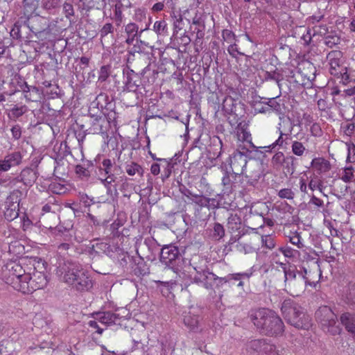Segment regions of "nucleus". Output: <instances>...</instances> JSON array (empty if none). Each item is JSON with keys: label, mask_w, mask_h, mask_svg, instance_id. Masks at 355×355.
Listing matches in <instances>:
<instances>
[{"label": "nucleus", "mask_w": 355, "mask_h": 355, "mask_svg": "<svg viewBox=\"0 0 355 355\" xmlns=\"http://www.w3.org/2000/svg\"><path fill=\"white\" fill-rule=\"evenodd\" d=\"M277 195L280 198L287 200H293L295 197L294 191L290 188L280 189Z\"/></svg>", "instance_id": "44"}, {"label": "nucleus", "mask_w": 355, "mask_h": 355, "mask_svg": "<svg viewBox=\"0 0 355 355\" xmlns=\"http://www.w3.org/2000/svg\"><path fill=\"white\" fill-rule=\"evenodd\" d=\"M183 322L190 331L197 332L200 329V310L191 306L182 312Z\"/></svg>", "instance_id": "12"}, {"label": "nucleus", "mask_w": 355, "mask_h": 355, "mask_svg": "<svg viewBox=\"0 0 355 355\" xmlns=\"http://www.w3.org/2000/svg\"><path fill=\"white\" fill-rule=\"evenodd\" d=\"M166 26L167 25H166V23L165 21H164V20L163 21H157L154 24L153 28H154V31L157 34L164 35L166 33V29H167Z\"/></svg>", "instance_id": "46"}, {"label": "nucleus", "mask_w": 355, "mask_h": 355, "mask_svg": "<svg viewBox=\"0 0 355 355\" xmlns=\"http://www.w3.org/2000/svg\"><path fill=\"white\" fill-rule=\"evenodd\" d=\"M343 297L347 304L355 305V283L348 286Z\"/></svg>", "instance_id": "31"}, {"label": "nucleus", "mask_w": 355, "mask_h": 355, "mask_svg": "<svg viewBox=\"0 0 355 355\" xmlns=\"http://www.w3.org/2000/svg\"><path fill=\"white\" fill-rule=\"evenodd\" d=\"M266 103L267 106L270 108L269 109L270 113L274 112L279 115L283 114L282 106L279 102L276 101V98H269L268 101Z\"/></svg>", "instance_id": "33"}, {"label": "nucleus", "mask_w": 355, "mask_h": 355, "mask_svg": "<svg viewBox=\"0 0 355 355\" xmlns=\"http://www.w3.org/2000/svg\"><path fill=\"white\" fill-rule=\"evenodd\" d=\"M20 28L21 25L19 22H17L14 24L13 27L12 28L10 31V35L14 39H19L21 37V33H20Z\"/></svg>", "instance_id": "60"}, {"label": "nucleus", "mask_w": 355, "mask_h": 355, "mask_svg": "<svg viewBox=\"0 0 355 355\" xmlns=\"http://www.w3.org/2000/svg\"><path fill=\"white\" fill-rule=\"evenodd\" d=\"M8 250L10 252L20 254L24 250V246L19 241H15L9 245Z\"/></svg>", "instance_id": "56"}, {"label": "nucleus", "mask_w": 355, "mask_h": 355, "mask_svg": "<svg viewBox=\"0 0 355 355\" xmlns=\"http://www.w3.org/2000/svg\"><path fill=\"white\" fill-rule=\"evenodd\" d=\"M117 26H120L123 21V14L121 10V5L116 4L114 8V17Z\"/></svg>", "instance_id": "47"}, {"label": "nucleus", "mask_w": 355, "mask_h": 355, "mask_svg": "<svg viewBox=\"0 0 355 355\" xmlns=\"http://www.w3.org/2000/svg\"><path fill=\"white\" fill-rule=\"evenodd\" d=\"M285 170L286 173L293 175L297 166V158L293 155H287L284 158V163L282 165Z\"/></svg>", "instance_id": "26"}, {"label": "nucleus", "mask_w": 355, "mask_h": 355, "mask_svg": "<svg viewBox=\"0 0 355 355\" xmlns=\"http://www.w3.org/2000/svg\"><path fill=\"white\" fill-rule=\"evenodd\" d=\"M225 235V230L223 226L220 223H216L214 225L213 236L216 239L223 238Z\"/></svg>", "instance_id": "51"}, {"label": "nucleus", "mask_w": 355, "mask_h": 355, "mask_svg": "<svg viewBox=\"0 0 355 355\" xmlns=\"http://www.w3.org/2000/svg\"><path fill=\"white\" fill-rule=\"evenodd\" d=\"M159 260L162 263L180 277V272L184 270L186 260L181 255L177 246L171 244L163 246L161 249Z\"/></svg>", "instance_id": "5"}, {"label": "nucleus", "mask_w": 355, "mask_h": 355, "mask_svg": "<svg viewBox=\"0 0 355 355\" xmlns=\"http://www.w3.org/2000/svg\"><path fill=\"white\" fill-rule=\"evenodd\" d=\"M248 153H250L248 149L240 147L230 157V166L235 177L237 175L241 177L243 175L248 163Z\"/></svg>", "instance_id": "10"}, {"label": "nucleus", "mask_w": 355, "mask_h": 355, "mask_svg": "<svg viewBox=\"0 0 355 355\" xmlns=\"http://www.w3.org/2000/svg\"><path fill=\"white\" fill-rule=\"evenodd\" d=\"M82 266L76 262L63 260L59 262L56 274L62 282L70 285L71 282H74L77 273L79 272Z\"/></svg>", "instance_id": "9"}, {"label": "nucleus", "mask_w": 355, "mask_h": 355, "mask_svg": "<svg viewBox=\"0 0 355 355\" xmlns=\"http://www.w3.org/2000/svg\"><path fill=\"white\" fill-rule=\"evenodd\" d=\"M315 318L322 329L331 334L338 335L341 332L342 329L338 324L337 316L329 306L320 307L315 312Z\"/></svg>", "instance_id": "7"}, {"label": "nucleus", "mask_w": 355, "mask_h": 355, "mask_svg": "<svg viewBox=\"0 0 355 355\" xmlns=\"http://www.w3.org/2000/svg\"><path fill=\"white\" fill-rule=\"evenodd\" d=\"M24 9L28 12H33L38 6V0H24L23 1Z\"/></svg>", "instance_id": "50"}, {"label": "nucleus", "mask_w": 355, "mask_h": 355, "mask_svg": "<svg viewBox=\"0 0 355 355\" xmlns=\"http://www.w3.org/2000/svg\"><path fill=\"white\" fill-rule=\"evenodd\" d=\"M98 180L103 184V185L107 189L108 191H111L110 185L112 183L114 182L116 180V175H112V177L105 176V177H100L98 178Z\"/></svg>", "instance_id": "53"}, {"label": "nucleus", "mask_w": 355, "mask_h": 355, "mask_svg": "<svg viewBox=\"0 0 355 355\" xmlns=\"http://www.w3.org/2000/svg\"><path fill=\"white\" fill-rule=\"evenodd\" d=\"M222 185L223 186V192L229 193L233 187H236L235 183L230 178V173L227 171H225L222 178Z\"/></svg>", "instance_id": "30"}, {"label": "nucleus", "mask_w": 355, "mask_h": 355, "mask_svg": "<svg viewBox=\"0 0 355 355\" xmlns=\"http://www.w3.org/2000/svg\"><path fill=\"white\" fill-rule=\"evenodd\" d=\"M290 73L291 74L288 76L291 78V80H290L291 82H293L300 85H304V83L301 82L299 79V78L301 76V73L299 71H291Z\"/></svg>", "instance_id": "61"}, {"label": "nucleus", "mask_w": 355, "mask_h": 355, "mask_svg": "<svg viewBox=\"0 0 355 355\" xmlns=\"http://www.w3.org/2000/svg\"><path fill=\"white\" fill-rule=\"evenodd\" d=\"M58 6L57 0H44L43 8L47 10H51Z\"/></svg>", "instance_id": "64"}, {"label": "nucleus", "mask_w": 355, "mask_h": 355, "mask_svg": "<svg viewBox=\"0 0 355 355\" xmlns=\"http://www.w3.org/2000/svg\"><path fill=\"white\" fill-rule=\"evenodd\" d=\"M343 53L340 51H331L327 54V60L329 65V72L334 76L343 74L346 67L342 65Z\"/></svg>", "instance_id": "13"}, {"label": "nucleus", "mask_w": 355, "mask_h": 355, "mask_svg": "<svg viewBox=\"0 0 355 355\" xmlns=\"http://www.w3.org/2000/svg\"><path fill=\"white\" fill-rule=\"evenodd\" d=\"M279 250L288 258H293L295 256L297 251L289 246L281 247Z\"/></svg>", "instance_id": "57"}, {"label": "nucleus", "mask_w": 355, "mask_h": 355, "mask_svg": "<svg viewBox=\"0 0 355 355\" xmlns=\"http://www.w3.org/2000/svg\"><path fill=\"white\" fill-rule=\"evenodd\" d=\"M340 43V38L336 35H328L324 37V44L332 48Z\"/></svg>", "instance_id": "54"}, {"label": "nucleus", "mask_w": 355, "mask_h": 355, "mask_svg": "<svg viewBox=\"0 0 355 355\" xmlns=\"http://www.w3.org/2000/svg\"><path fill=\"white\" fill-rule=\"evenodd\" d=\"M285 155L282 152H277L276 153L273 157H272L271 162L273 164V166H282L284 163Z\"/></svg>", "instance_id": "48"}, {"label": "nucleus", "mask_w": 355, "mask_h": 355, "mask_svg": "<svg viewBox=\"0 0 355 355\" xmlns=\"http://www.w3.org/2000/svg\"><path fill=\"white\" fill-rule=\"evenodd\" d=\"M125 171L126 173L131 176L136 173H138L140 176H142L144 174L142 167L135 162H131L130 164H127L125 166Z\"/></svg>", "instance_id": "34"}, {"label": "nucleus", "mask_w": 355, "mask_h": 355, "mask_svg": "<svg viewBox=\"0 0 355 355\" xmlns=\"http://www.w3.org/2000/svg\"><path fill=\"white\" fill-rule=\"evenodd\" d=\"M191 269L196 272L193 277H191V274L189 275L191 283L202 285L207 290L213 289L212 284L207 282L208 276L211 272L208 269L206 261L202 258L197 255L193 257L188 266L184 265V270H182L180 275H183L184 277L186 272L191 273Z\"/></svg>", "instance_id": "4"}, {"label": "nucleus", "mask_w": 355, "mask_h": 355, "mask_svg": "<svg viewBox=\"0 0 355 355\" xmlns=\"http://www.w3.org/2000/svg\"><path fill=\"white\" fill-rule=\"evenodd\" d=\"M292 153L299 157L304 155L306 151V148L302 142L298 141H294L291 146Z\"/></svg>", "instance_id": "39"}, {"label": "nucleus", "mask_w": 355, "mask_h": 355, "mask_svg": "<svg viewBox=\"0 0 355 355\" xmlns=\"http://www.w3.org/2000/svg\"><path fill=\"white\" fill-rule=\"evenodd\" d=\"M114 32V26L111 23H106L104 24V26L102 27V28L99 31V35L101 41L104 38H105L108 34L111 33L112 34Z\"/></svg>", "instance_id": "45"}, {"label": "nucleus", "mask_w": 355, "mask_h": 355, "mask_svg": "<svg viewBox=\"0 0 355 355\" xmlns=\"http://www.w3.org/2000/svg\"><path fill=\"white\" fill-rule=\"evenodd\" d=\"M247 276L245 273H236L229 274L225 277H218L213 272H210L208 276L207 282H211L212 285H215L217 288L221 287L224 284L233 283V281H238L241 279L242 277Z\"/></svg>", "instance_id": "16"}, {"label": "nucleus", "mask_w": 355, "mask_h": 355, "mask_svg": "<svg viewBox=\"0 0 355 355\" xmlns=\"http://www.w3.org/2000/svg\"><path fill=\"white\" fill-rule=\"evenodd\" d=\"M211 200V198L202 195L195 194L191 201L200 207H209Z\"/></svg>", "instance_id": "37"}, {"label": "nucleus", "mask_w": 355, "mask_h": 355, "mask_svg": "<svg viewBox=\"0 0 355 355\" xmlns=\"http://www.w3.org/2000/svg\"><path fill=\"white\" fill-rule=\"evenodd\" d=\"M263 355H281L279 349L277 347L271 343L269 341H267L266 347L263 350Z\"/></svg>", "instance_id": "41"}, {"label": "nucleus", "mask_w": 355, "mask_h": 355, "mask_svg": "<svg viewBox=\"0 0 355 355\" xmlns=\"http://www.w3.org/2000/svg\"><path fill=\"white\" fill-rule=\"evenodd\" d=\"M284 275V290L292 296H299L306 288V284L311 285L307 277L302 272L292 266L287 267L285 263H280Z\"/></svg>", "instance_id": "2"}, {"label": "nucleus", "mask_w": 355, "mask_h": 355, "mask_svg": "<svg viewBox=\"0 0 355 355\" xmlns=\"http://www.w3.org/2000/svg\"><path fill=\"white\" fill-rule=\"evenodd\" d=\"M22 162L21 153L14 151L7 154L3 159H0V171L6 172L12 167L17 166Z\"/></svg>", "instance_id": "15"}, {"label": "nucleus", "mask_w": 355, "mask_h": 355, "mask_svg": "<svg viewBox=\"0 0 355 355\" xmlns=\"http://www.w3.org/2000/svg\"><path fill=\"white\" fill-rule=\"evenodd\" d=\"M115 162L109 158H103L98 162L96 166V175L98 178L115 175L114 171L115 170Z\"/></svg>", "instance_id": "17"}, {"label": "nucleus", "mask_w": 355, "mask_h": 355, "mask_svg": "<svg viewBox=\"0 0 355 355\" xmlns=\"http://www.w3.org/2000/svg\"><path fill=\"white\" fill-rule=\"evenodd\" d=\"M279 136L278 139L270 144L272 148L278 146L279 148H282L284 144H287V140L288 139L290 135H286L285 133L279 132Z\"/></svg>", "instance_id": "40"}, {"label": "nucleus", "mask_w": 355, "mask_h": 355, "mask_svg": "<svg viewBox=\"0 0 355 355\" xmlns=\"http://www.w3.org/2000/svg\"><path fill=\"white\" fill-rule=\"evenodd\" d=\"M125 89L128 92H136L139 86V77L133 70L127 72L124 81Z\"/></svg>", "instance_id": "21"}, {"label": "nucleus", "mask_w": 355, "mask_h": 355, "mask_svg": "<svg viewBox=\"0 0 355 355\" xmlns=\"http://www.w3.org/2000/svg\"><path fill=\"white\" fill-rule=\"evenodd\" d=\"M289 241L293 245H296L300 249L304 247L303 243L301 242V237L297 233H294L290 236Z\"/></svg>", "instance_id": "58"}, {"label": "nucleus", "mask_w": 355, "mask_h": 355, "mask_svg": "<svg viewBox=\"0 0 355 355\" xmlns=\"http://www.w3.org/2000/svg\"><path fill=\"white\" fill-rule=\"evenodd\" d=\"M284 319L291 325L298 329H308L311 326V319L303 309L291 300H285L281 307Z\"/></svg>", "instance_id": "3"}, {"label": "nucleus", "mask_w": 355, "mask_h": 355, "mask_svg": "<svg viewBox=\"0 0 355 355\" xmlns=\"http://www.w3.org/2000/svg\"><path fill=\"white\" fill-rule=\"evenodd\" d=\"M19 207L18 205H5L4 217L8 221H12L19 216Z\"/></svg>", "instance_id": "27"}, {"label": "nucleus", "mask_w": 355, "mask_h": 355, "mask_svg": "<svg viewBox=\"0 0 355 355\" xmlns=\"http://www.w3.org/2000/svg\"><path fill=\"white\" fill-rule=\"evenodd\" d=\"M22 195V192L19 189L12 191L6 198V205H18V207H19V202Z\"/></svg>", "instance_id": "32"}, {"label": "nucleus", "mask_w": 355, "mask_h": 355, "mask_svg": "<svg viewBox=\"0 0 355 355\" xmlns=\"http://www.w3.org/2000/svg\"><path fill=\"white\" fill-rule=\"evenodd\" d=\"M92 166V162L89 160H87L86 164L84 165H76L75 168L76 175L81 179L87 180L91 175V172L89 170V168Z\"/></svg>", "instance_id": "25"}, {"label": "nucleus", "mask_w": 355, "mask_h": 355, "mask_svg": "<svg viewBox=\"0 0 355 355\" xmlns=\"http://www.w3.org/2000/svg\"><path fill=\"white\" fill-rule=\"evenodd\" d=\"M110 76L109 67L102 66L100 69L98 81L105 82Z\"/></svg>", "instance_id": "59"}, {"label": "nucleus", "mask_w": 355, "mask_h": 355, "mask_svg": "<svg viewBox=\"0 0 355 355\" xmlns=\"http://www.w3.org/2000/svg\"><path fill=\"white\" fill-rule=\"evenodd\" d=\"M47 282L46 275L42 272L36 271L32 275L26 273L22 277V286L20 292L24 294L32 293L37 290L43 288Z\"/></svg>", "instance_id": "8"}, {"label": "nucleus", "mask_w": 355, "mask_h": 355, "mask_svg": "<svg viewBox=\"0 0 355 355\" xmlns=\"http://www.w3.org/2000/svg\"><path fill=\"white\" fill-rule=\"evenodd\" d=\"M311 166L318 173H324L331 169L329 162L322 157L314 158L311 162Z\"/></svg>", "instance_id": "24"}, {"label": "nucleus", "mask_w": 355, "mask_h": 355, "mask_svg": "<svg viewBox=\"0 0 355 355\" xmlns=\"http://www.w3.org/2000/svg\"><path fill=\"white\" fill-rule=\"evenodd\" d=\"M138 26L135 23H129L125 26V31L127 35L138 36Z\"/></svg>", "instance_id": "55"}, {"label": "nucleus", "mask_w": 355, "mask_h": 355, "mask_svg": "<svg viewBox=\"0 0 355 355\" xmlns=\"http://www.w3.org/2000/svg\"><path fill=\"white\" fill-rule=\"evenodd\" d=\"M265 80H274L277 83L279 89H282L281 81L283 79L282 74L277 71H265L263 76Z\"/></svg>", "instance_id": "29"}, {"label": "nucleus", "mask_w": 355, "mask_h": 355, "mask_svg": "<svg viewBox=\"0 0 355 355\" xmlns=\"http://www.w3.org/2000/svg\"><path fill=\"white\" fill-rule=\"evenodd\" d=\"M227 227L232 232H236L241 227V219L236 214H231L227 218Z\"/></svg>", "instance_id": "28"}, {"label": "nucleus", "mask_w": 355, "mask_h": 355, "mask_svg": "<svg viewBox=\"0 0 355 355\" xmlns=\"http://www.w3.org/2000/svg\"><path fill=\"white\" fill-rule=\"evenodd\" d=\"M262 244L269 250L273 249L276 245L274 238L270 235L262 236Z\"/></svg>", "instance_id": "49"}, {"label": "nucleus", "mask_w": 355, "mask_h": 355, "mask_svg": "<svg viewBox=\"0 0 355 355\" xmlns=\"http://www.w3.org/2000/svg\"><path fill=\"white\" fill-rule=\"evenodd\" d=\"M341 324L345 326L347 331L355 336V315L352 313H343L340 318Z\"/></svg>", "instance_id": "23"}, {"label": "nucleus", "mask_w": 355, "mask_h": 355, "mask_svg": "<svg viewBox=\"0 0 355 355\" xmlns=\"http://www.w3.org/2000/svg\"><path fill=\"white\" fill-rule=\"evenodd\" d=\"M251 322L262 334L268 336H280L284 332L282 319L272 310L261 308L252 310L250 314Z\"/></svg>", "instance_id": "1"}, {"label": "nucleus", "mask_w": 355, "mask_h": 355, "mask_svg": "<svg viewBox=\"0 0 355 355\" xmlns=\"http://www.w3.org/2000/svg\"><path fill=\"white\" fill-rule=\"evenodd\" d=\"M109 119L105 115H91L89 119V128L87 130L88 134H106L110 127V119H114L116 112L109 113Z\"/></svg>", "instance_id": "11"}, {"label": "nucleus", "mask_w": 355, "mask_h": 355, "mask_svg": "<svg viewBox=\"0 0 355 355\" xmlns=\"http://www.w3.org/2000/svg\"><path fill=\"white\" fill-rule=\"evenodd\" d=\"M254 109L255 113L270 114L269 109L270 108L268 106H267L266 102H255L254 105Z\"/></svg>", "instance_id": "42"}, {"label": "nucleus", "mask_w": 355, "mask_h": 355, "mask_svg": "<svg viewBox=\"0 0 355 355\" xmlns=\"http://www.w3.org/2000/svg\"><path fill=\"white\" fill-rule=\"evenodd\" d=\"M95 319L98 320L101 324L109 326L116 324L117 321L119 320L120 315L114 312L105 311L96 313Z\"/></svg>", "instance_id": "20"}, {"label": "nucleus", "mask_w": 355, "mask_h": 355, "mask_svg": "<svg viewBox=\"0 0 355 355\" xmlns=\"http://www.w3.org/2000/svg\"><path fill=\"white\" fill-rule=\"evenodd\" d=\"M70 153L69 147L66 142H62L60 144L59 153L56 159H62Z\"/></svg>", "instance_id": "52"}, {"label": "nucleus", "mask_w": 355, "mask_h": 355, "mask_svg": "<svg viewBox=\"0 0 355 355\" xmlns=\"http://www.w3.org/2000/svg\"><path fill=\"white\" fill-rule=\"evenodd\" d=\"M340 179L345 182H350L355 180L354 170L352 166L345 167L340 175Z\"/></svg>", "instance_id": "36"}, {"label": "nucleus", "mask_w": 355, "mask_h": 355, "mask_svg": "<svg viewBox=\"0 0 355 355\" xmlns=\"http://www.w3.org/2000/svg\"><path fill=\"white\" fill-rule=\"evenodd\" d=\"M279 122L277 125L278 132L285 133L286 135H291L294 125L289 117H286L283 114L279 116Z\"/></svg>", "instance_id": "22"}, {"label": "nucleus", "mask_w": 355, "mask_h": 355, "mask_svg": "<svg viewBox=\"0 0 355 355\" xmlns=\"http://www.w3.org/2000/svg\"><path fill=\"white\" fill-rule=\"evenodd\" d=\"M28 110V107L26 105L15 106L10 111V118L18 119L25 114Z\"/></svg>", "instance_id": "38"}, {"label": "nucleus", "mask_w": 355, "mask_h": 355, "mask_svg": "<svg viewBox=\"0 0 355 355\" xmlns=\"http://www.w3.org/2000/svg\"><path fill=\"white\" fill-rule=\"evenodd\" d=\"M22 266L15 261L6 263L2 270V276L6 284L18 291L22 286V277L26 275Z\"/></svg>", "instance_id": "6"}, {"label": "nucleus", "mask_w": 355, "mask_h": 355, "mask_svg": "<svg viewBox=\"0 0 355 355\" xmlns=\"http://www.w3.org/2000/svg\"><path fill=\"white\" fill-rule=\"evenodd\" d=\"M49 189L52 193L59 195L64 193L67 190L64 185L56 182L51 183L49 185Z\"/></svg>", "instance_id": "43"}, {"label": "nucleus", "mask_w": 355, "mask_h": 355, "mask_svg": "<svg viewBox=\"0 0 355 355\" xmlns=\"http://www.w3.org/2000/svg\"><path fill=\"white\" fill-rule=\"evenodd\" d=\"M311 133L314 137H320L322 135V129L318 123H313L310 128Z\"/></svg>", "instance_id": "63"}, {"label": "nucleus", "mask_w": 355, "mask_h": 355, "mask_svg": "<svg viewBox=\"0 0 355 355\" xmlns=\"http://www.w3.org/2000/svg\"><path fill=\"white\" fill-rule=\"evenodd\" d=\"M21 89H22V91L24 93V94H28L31 92H34L37 95L40 94V89L37 87H34V86H30V85H27L26 83H24V85L21 87Z\"/></svg>", "instance_id": "62"}, {"label": "nucleus", "mask_w": 355, "mask_h": 355, "mask_svg": "<svg viewBox=\"0 0 355 355\" xmlns=\"http://www.w3.org/2000/svg\"><path fill=\"white\" fill-rule=\"evenodd\" d=\"M36 171L31 168H24L20 174L17 177V182H23L26 186H32L37 178Z\"/></svg>", "instance_id": "19"}, {"label": "nucleus", "mask_w": 355, "mask_h": 355, "mask_svg": "<svg viewBox=\"0 0 355 355\" xmlns=\"http://www.w3.org/2000/svg\"><path fill=\"white\" fill-rule=\"evenodd\" d=\"M172 17L173 19V35L177 34L180 31L184 28L183 18L181 14L175 15L173 13Z\"/></svg>", "instance_id": "35"}, {"label": "nucleus", "mask_w": 355, "mask_h": 355, "mask_svg": "<svg viewBox=\"0 0 355 355\" xmlns=\"http://www.w3.org/2000/svg\"><path fill=\"white\" fill-rule=\"evenodd\" d=\"M266 339H254L245 344L246 355H263L267 343Z\"/></svg>", "instance_id": "18"}, {"label": "nucleus", "mask_w": 355, "mask_h": 355, "mask_svg": "<svg viewBox=\"0 0 355 355\" xmlns=\"http://www.w3.org/2000/svg\"><path fill=\"white\" fill-rule=\"evenodd\" d=\"M77 274L74 282H71L70 286L78 291H86L92 288V280L83 268Z\"/></svg>", "instance_id": "14"}]
</instances>
